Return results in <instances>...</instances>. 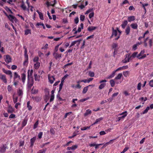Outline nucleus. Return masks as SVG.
I'll return each mask as SVG.
<instances>
[{
    "label": "nucleus",
    "instance_id": "cd10ccee",
    "mask_svg": "<svg viewBox=\"0 0 153 153\" xmlns=\"http://www.w3.org/2000/svg\"><path fill=\"white\" fill-rule=\"evenodd\" d=\"M33 99L37 102H38L41 100V98L39 97H33Z\"/></svg>",
    "mask_w": 153,
    "mask_h": 153
},
{
    "label": "nucleus",
    "instance_id": "f03ea898",
    "mask_svg": "<svg viewBox=\"0 0 153 153\" xmlns=\"http://www.w3.org/2000/svg\"><path fill=\"white\" fill-rule=\"evenodd\" d=\"M8 149L7 145L6 144H2L0 147V153H4L7 149Z\"/></svg>",
    "mask_w": 153,
    "mask_h": 153
},
{
    "label": "nucleus",
    "instance_id": "4c0bfd02",
    "mask_svg": "<svg viewBox=\"0 0 153 153\" xmlns=\"http://www.w3.org/2000/svg\"><path fill=\"white\" fill-rule=\"evenodd\" d=\"M110 83L112 87H113L115 85V82L113 79L110 80Z\"/></svg>",
    "mask_w": 153,
    "mask_h": 153
},
{
    "label": "nucleus",
    "instance_id": "f704fd0d",
    "mask_svg": "<svg viewBox=\"0 0 153 153\" xmlns=\"http://www.w3.org/2000/svg\"><path fill=\"white\" fill-rule=\"evenodd\" d=\"M29 33H31V30L27 29L25 31V35H27Z\"/></svg>",
    "mask_w": 153,
    "mask_h": 153
},
{
    "label": "nucleus",
    "instance_id": "393cba45",
    "mask_svg": "<svg viewBox=\"0 0 153 153\" xmlns=\"http://www.w3.org/2000/svg\"><path fill=\"white\" fill-rule=\"evenodd\" d=\"M8 18L12 22H13V20L14 19H16V18L11 15H9Z\"/></svg>",
    "mask_w": 153,
    "mask_h": 153
},
{
    "label": "nucleus",
    "instance_id": "338daca9",
    "mask_svg": "<svg viewBox=\"0 0 153 153\" xmlns=\"http://www.w3.org/2000/svg\"><path fill=\"white\" fill-rule=\"evenodd\" d=\"M129 148L128 147H125L123 150L121 152V153H124L126 151H127L128 150V149Z\"/></svg>",
    "mask_w": 153,
    "mask_h": 153
},
{
    "label": "nucleus",
    "instance_id": "2f4dec72",
    "mask_svg": "<svg viewBox=\"0 0 153 153\" xmlns=\"http://www.w3.org/2000/svg\"><path fill=\"white\" fill-rule=\"evenodd\" d=\"M149 109V106L147 107L146 109L142 113H141V114H144L147 113Z\"/></svg>",
    "mask_w": 153,
    "mask_h": 153
},
{
    "label": "nucleus",
    "instance_id": "ddd939ff",
    "mask_svg": "<svg viewBox=\"0 0 153 153\" xmlns=\"http://www.w3.org/2000/svg\"><path fill=\"white\" fill-rule=\"evenodd\" d=\"M112 35L111 37V38H112L113 36H116L117 33V30H114V28L113 27H112Z\"/></svg>",
    "mask_w": 153,
    "mask_h": 153
},
{
    "label": "nucleus",
    "instance_id": "4468645a",
    "mask_svg": "<svg viewBox=\"0 0 153 153\" xmlns=\"http://www.w3.org/2000/svg\"><path fill=\"white\" fill-rule=\"evenodd\" d=\"M135 18L134 16H128V20L129 22L134 21L135 20Z\"/></svg>",
    "mask_w": 153,
    "mask_h": 153
},
{
    "label": "nucleus",
    "instance_id": "7c9ffc66",
    "mask_svg": "<svg viewBox=\"0 0 153 153\" xmlns=\"http://www.w3.org/2000/svg\"><path fill=\"white\" fill-rule=\"evenodd\" d=\"M105 83H103L101 84L99 86V88L100 89H102L106 85Z\"/></svg>",
    "mask_w": 153,
    "mask_h": 153
},
{
    "label": "nucleus",
    "instance_id": "473e14b6",
    "mask_svg": "<svg viewBox=\"0 0 153 153\" xmlns=\"http://www.w3.org/2000/svg\"><path fill=\"white\" fill-rule=\"evenodd\" d=\"M34 78L35 81H39L40 79V76H38L36 74H35L34 75Z\"/></svg>",
    "mask_w": 153,
    "mask_h": 153
},
{
    "label": "nucleus",
    "instance_id": "6e6552de",
    "mask_svg": "<svg viewBox=\"0 0 153 153\" xmlns=\"http://www.w3.org/2000/svg\"><path fill=\"white\" fill-rule=\"evenodd\" d=\"M36 139V136L32 138H31L30 140V147L32 148L33 146L34 143Z\"/></svg>",
    "mask_w": 153,
    "mask_h": 153
},
{
    "label": "nucleus",
    "instance_id": "2eb2a0df",
    "mask_svg": "<svg viewBox=\"0 0 153 153\" xmlns=\"http://www.w3.org/2000/svg\"><path fill=\"white\" fill-rule=\"evenodd\" d=\"M103 118L102 117H101L100 118L97 119L96 120L95 122L94 123H93V124H92L91 126H93L96 124H97V123L98 122H100L102 120H103Z\"/></svg>",
    "mask_w": 153,
    "mask_h": 153
},
{
    "label": "nucleus",
    "instance_id": "c9c22d12",
    "mask_svg": "<svg viewBox=\"0 0 153 153\" xmlns=\"http://www.w3.org/2000/svg\"><path fill=\"white\" fill-rule=\"evenodd\" d=\"M17 93L19 96H22L23 94L22 91L20 89H19V90L17 91Z\"/></svg>",
    "mask_w": 153,
    "mask_h": 153
},
{
    "label": "nucleus",
    "instance_id": "0eeeda50",
    "mask_svg": "<svg viewBox=\"0 0 153 153\" xmlns=\"http://www.w3.org/2000/svg\"><path fill=\"white\" fill-rule=\"evenodd\" d=\"M14 80L19 81L20 80V76L16 72H14Z\"/></svg>",
    "mask_w": 153,
    "mask_h": 153
},
{
    "label": "nucleus",
    "instance_id": "37998d69",
    "mask_svg": "<svg viewBox=\"0 0 153 153\" xmlns=\"http://www.w3.org/2000/svg\"><path fill=\"white\" fill-rule=\"evenodd\" d=\"M90 127H91V126L84 127L83 128H81V130H82V131H84V130H86L88 129H90Z\"/></svg>",
    "mask_w": 153,
    "mask_h": 153
},
{
    "label": "nucleus",
    "instance_id": "4be33fe9",
    "mask_svg": "<svg viewBox=\"0 0 153 153\" xmlns=\"http://www.w3.org/2000/svg\"><path fill=\"white\" fill-rule=\"evenodd\" d=\"M116 72L115 71H114L112 72L111 74L109 76H107V78L109 79L113 77L115 75Z\"/></svg>",
    "mask_w": 153,
    "mask_h": 153
},
{
    "label": "nucleus",
    "instance_id": "6ab92c4d",
    "mask_svg": "<svg viewBox=\"0 0 153 153\" xmlns=\"http://www.w3.org/2000/svg\"><path fill=\"white\" fill-rule=\"evenodd\" d=\"M26 79V75L25 73H23L21 74V80L22 82L24 83Z\"/></svg>",
    "mask_w": 153,
    "mask_h": 153
},
{
    "label": "nucleus",
    "instance_id": "b1692460",
    "mask_svg": "<svg viewBox=\"0 0 153 153\" xmlns=\"http://www.w3.org/2000/svg\"><path fill=\"white\" fill-rule=\"evenodd\" d=\"M30 101L27 102V107L28 108V110L29 111H30L32 109V106L30 105Z\"/></svg>",
    "mask_w": 153,
    "mask_h": 153
},
{
    "label": "nucleus",
    "instance_id": "e433bc0d",
    "mask_svg": "<svg viewBox=\"0 0 153 153\" xmlns=\"http://www.w3.org/2000/svg\"><path fill=\"white\" fill-rule=\"evenodd\" d=\"M18 97L13 96V102L14 103H16L18 101Z\"/></svg>",
    "mask_w": 153,
    "mask_h": 153
},
{
    "label": "nucleus",
    "instance_id": "dca6fc26",
    "mask_svg": "<svg viewBox=\"0 0 153 153\" xmlns=\"http://www.w3.org/2000/svg\"><path fill=\"white\" fill-rule=\"evenodd\" d=\"M128 22L127 20H124L122 23L121 24V27L123 29H124L125 28L126 26L128 24Z\"/></svg>",
    "mask_w": 153,
    "mask_h": 153
},
{
    "label": "nucleus",
    "instance_id": "9b49d317",
    "mask_svg": "<svg viewBox=\"0 0 153 153\" xmlns=\"http://www.w3.org/2000/svg\"><path fill=\"white\" fill-rule=\"evenodd\" d=\"M28 118L26 117H25L24 118L22 123V127H24L26 125L28 121Z\"/></svg>",
    "mask_w": 153,
    "mask_h": 153
},
{
    "label": "nucleus",
    "instance_id": "1a4fd4ad",
    "mask_svg": "<svg viewBox=\"0 0 153 153\" xmlns=\"http://www.w3.org/2000/svg\"><path fill=\"white\" fill-rule=\"evenodd\" d=\"M7 111L8 113H12L14 111V109L10 105H8Z\"/></svg>",
    "mask_w": 153,
    "mask_h": 153
},
{
    "label": "nucleus",
    "instance_id": "5fc2aeb1",
    "mask_svg": "<svg viewBox=\"0 0 153 153\" xmlns=\"http://www.w3.org/2000/svg\"><path fill=\"white\" fill-rule=\"evenodd\" d=\"M118 46V44L117 43H113L112 45V48H113L115 49Z\"/></svg>",
    "mask_w": 153,
    "mask_h": 153
},
{
    "label": "nucleus",
    "instance_id": "a19ab883",
    "mask_svg": "<svg viewBox=\"0 0 153 153\" xmlns=\"http://www.w3.org/2000/svg\"><path fill=\"white\" fill-rule=\"evenodd\" d=\"M63 83H64L63 82L61 81V83L59 85V91H58V92H60V91L61 90V89H62V86L63 85Z\"/></svg>",
    "mask_w": 153,
    "mask_h": 153
},
{
    "label": "nucleus",
    "instance_id": "c03bdc74",
    "mask_svg": "<svg viewBox=\"0 0 153 153\" xmlns=\"http://www.w3.org/2000/svg\"><path fill=\"white\" fill-rule=\"evenodd\" d=\"M21 7L23 9V10H26V7L24 3H22Z\"/></svg>",
    "mask_w": 153,
    "mask_h": 153
},
{
    "label": "nucleus",
    "instance_id": "f3484780",
    "mask_svg": "<svg viewBox=\"0 0 153 153\" xmlns=\"http://www.w3.org/2000/svg\"><path fill=\"white\" fill-rule=\"evenodd\" d=\"M131 28L134 29H137L138 28V25L136 23H132L130 25Z\"/></svg>",
    "mask_w": 153,
    "mask_h": 153
},
{
    "label": "nucleus",
    "instance_id": "052dcab7",
    "mask_svg": "<svg viewBox=\"0 0 153 153\" xmlns=\"http://www.w3.org/2000/svg\"><path fill=\"white\" fill-rule=\"evenodd\" d=\"M94 15V12H91L90 13L89 15V17L90 19L92 17H93Z\"/></svg>",
    "mask_w": 153,
    "mask_h": 153
},
{
    "label": "nucleus",
    "instance_id": "20e7f679",
    "mask_svg": "<svg viewBox=\"0 0 153 153\" xmlns=\"http://www.w3.org/2000/svg\"><path fill=\"white\" fill-rule=\"evenodd\" d=\"M0 79L5 84L7 83V80L6 76L2 74H0Z\"/></svg>",
    "mask_w": 153,
    "mask_h": 153
},
{
    "label": "nucleus",
    "instance_id": "f8f14e48",
    "mask_svg": "<svg viewBox=\"0 0 153 153\" xmlns=\"http://www.w3.org/2000/svg\"><path fill=\"white\" fill-rule=\"evenodd\" d=\"M91 86H94V85H89L88 86L85 87L83 89L82 91V93L84 94H85L88 90V87Z\"/></svg>",
    "mask_w": 153,
    "mask_h": 153
},
{
    "label": "nucleus",
    "instance_id": "58836bf2",
    "mask_svg": "<svg viewBox=\"0 0 153 153\" xmlns=\"http://www.w3.org/2000/svg\"><path fill=\"white\" fill-rule=\"evenodd\" d=\"M123 73L124 76L125 77H127L128 75L129 72L128 71H123Z\"/></svg>",
    "mask_w": 153,
    "mask_h": 153
},
{
    "label": "nucleus",
    "instance_id": "3c124183",
    "mask_svg": "<svg viewBox=\"0 0 153 153\" xmlns=\"http://www.w3.org/2000/svg\"><path fill=\"white\" fill-rule=\"evenodd\" d=\"M72 113V112H69L68 113H66L65 115H64V118L65 119L67 117V116L68 115H69L71 114Z\"/></svg>",
    "mask_w": 153,
    "mask_h": 153
},
{
    "label": "nucleus",
    "instance_id": "8fccbe9b",
    "mask_svg": "<svg viewBox=\"0 0 153 153\" xmlns=\"http://www.w3.org/2000/svg\"><path fill=\"white\" fill-rule=\"evenodd\" d=\"M24 140H20L19 141V146L20 147L23 146L24 144Z\"/></svg>",
    "mask_w": 153,
    "mask_h": 153
},
{
    "label": "nucleus",
    "instance_id": "13d9d810",
    "mask_svg": "<svg viewBox=\"0 0 153 153\" xmlns=\"http://www.w3.org/2000/svg\"><path fill=\"white\" fill-rule=\"evenodd\" d=\"M138 53L137 52H134L132 55L131 56H130L131 57H133V58H134L136 56H137V54Z\"/></svg>",
    "mask_w": 153,
    "mask_h": 153
},
{
    "label": "nucleus",
    "instance_id": "bb28decb",
    "mask_svg": "<svg viewBox=\"0 0 153 153\" xmlns=\"http://www.w3.org/2000/svg\"><path fill=\"white\" fill-rule=\"evenodd\" d=\"M130 29L129 26H128L125 30V33L126 35H128L129 34L130 32Z\"/></svg>",
    "mask_w": 153,
    "mask_h": 153
},
{
    "label": "nucleus",
    "instance_id": "aec40b11",
    "mask_svg": "<svg viewBox=\"0 0 153 153\" xmlns=\"http://www.w3.org/2000/svg\"><path fill=\"white\" fill-rule=\"evenodd\" d=\"M97 28V27H96L89 26L88 27V30L89 31H92L95 30Z\"/></svg>",
    "mask_w": 153,
    "mask_h": 153
},
{
    "label": "nucleus",
    "instance_id": "39448f33",
    "mask_svg": "<svg viewBox=\"0 0 153 153\" xmlns=\"http://www.w3.org/2000/svg\"><path fill=\"white\" fill-rule=\"evenodd\" d=\"M48 79L51 84H52L55 80V78L53 76H51L49 74L48 75Z\"/></svg>",
    "mask_w": 153,
    "mask_h": 153
},
{
    "label": "nucleus",
    "instance_id": "0e129e2a",
    "mask_svg": "<svg viewBox=\"0 0 153 153\" xmlns=\"http://www.w3.org/2000/svg\"><path fill=\"white\" fill-rule=\"evenodd\" d=\"M50 133L52 134H54L55 131L53 128H51L50 130Z\"/></svg>",
    "mask_w": 153,
    "mask_h": 153
},
{
    "label": "nucleus",
    "instance_id": "49530a36",
    "mask_svg": "<svg viewBox=\"0 0 153 153\" xmlns=\"http://www.w3.org/2000/svg\"><path fill=\"white\" fill-rule=\"evenodd\" d=\"M78 41H75L72 42H71V45H70V46L69 48H70L72 47V46L74 45L76 43L78 42Z\"/></svg>",
    "mask_w": 153,
    "mask_h": 153
},
{
    "label": "nucleus",
    "instance_id": "603ef678",
    "mask_svg": "<svg viewBox=\"0 0 153 153\" xmlns=\"http://www.w3.org/2000/svg\"><path fill=\"white\" fill-rule=\"evenodd\" d=\"M88 75L91 77H93L94 76V72L90 71L89 72Z\"/></svg>",
    "mask_w": 153,
    "mask_h": 153
},
{
    "label": "nucleus",
    "instance_id": "864d4df0",
    "mask_svg": "<svg viewBox=\"0 0 153 153\" xmlns=\"http://www.w3.org/2000/svg\"><path fill=\"white\" fill-rule=\"evenodd\" d=\"M116 140V139L111 140H110L109 142H108V143H109V144H112L115 141V140Z\"/></svg>",
    "mask_w": 153,
    "mask_h": 153
},
{
    "label": "nucleus",
    "instance_id": "72a5a7b5",
    "mask_svg": "<svg viewBox=\"0 0 153 153\" xmlns=\"http://www.w3.org/2000/svg\"><path fill=\"white\" fill-rule=\"evenodd\" d=\"M39 124V120H37L36 123H34L33 127V129H35L38 126Z\"/></svg>",
    "mask_w": 153,
    "mask_h": 153
},
{
    "label": "nucleus",
    "instance_id": "09e8293b",
    "mask_svg": "<svg viewBox=\"0 0 153 153\" xmlns=\"http://www.w3.org/2000/svg\"><path fill=\"white\" fill-rule=\"evenodd\" d=\"M39 59V58L38 56H36L33 59V61L34 62H38V61Z\"/></svg>",
    "mask_w": 153,
    "mask_h": 153
},
{
    "label": "nucleus",
    "instance_id": "5701e85b",
    "mask_svg": "<svg viewBox=\"0 0 153 153\" xmlns=\"http://www.w3.org/2000/svg\"><path fill=\"white\" fill-rule=\"evenodd\" d=\"M40 63L39 62H36L34 64V67L36 69H38L40 67Z\"/></svg>",
    "mask_w": 153,
    "mask_h": 153
},
{
    "label": "nucleus",
    "instance_id": "c85d7f7f",
    "mask_svg": "<svg viewBox=\"0 0 153 153\" xmlns=\"http://www.w3.org/2000/svg\"><path fill=\"white\" fill-rule=\"evenodd\" d=\"M91 111L89 109H88L86 111V112L84 114V115L85 116H87L89 114H91Z\"/></svg>",
    "mask_w": 153,
    "mask_h": 153
},
{
    "label": "nucleus",
    "instance_id": "6e6d98bb",
    "mask_svg": "<svg viewBox=\"0 0 153 153\" xmlns=\"http://www.w3.org/2000/svg\"><path fill=\"white\" fill-rule=\"evenodd\" d=\"M43 135V132H40L38 134V137L39 139H40L42 138Z\"/></svg>",
    "mask_w": 153,
    "mask_h": 153
},
{
    "label": "nucleus",
    "instance_id": "680f3d73",
    "mask_svg": "<svg viewBox=\"0 0 153 153\" xmlns=\"http://www.w3.org/2000/svg\"><path fill=\"white\" fill-rule=\"evenodd\" d=\"M85 16L84 15H81L80 16V20L81 21H84L85 19Z\"/></svg>",
    "mask_w": 153,
    "mask_h": 153
},
{
    "label": "nucleus",
    "instance_id": "412c9836",
    "mask_svg": "<svg viewBox=\"0 0 153 153\" xmlns=\"http://www.w3.org/2000/svg\"><path fill=\"white\" fill-rule=\"evenodd\" d=\"M37 12L38 13L39 15V18L41 20H44L43 15L42 13L40 12L38 10H36Z\"/></svg>",
    "mask_w": 153,
    "mask_h": 153
},
{
    "label": "nucleus",
    "instance_id": "bf43d9fd",
    "mask_svg": "<svg viewBox=\"0 0 153 153\" xmlns=\"http://www.w3.org/2000/svg\"><path fill=\"white\" fill-rule=\"evenodd\" d=\"M78 146L77 145H74L71 146L72 150H74L77 148Z\"/></svg>",
    "mask_w": 153,
    "mask_h": 153
},
{
    "label": "nucleus",
    "instance_id": "423d86ee",
    "mask_svg": "<svg viewBox=\"0 0 153 153\" xmlns=\"http://www.w3.org/2000/svg\"><path fill=\"white\" fill-rule=\"evenodd\" d=\"M131 58V56L129 54L126 55V57L125 59L123 60L122 62L123 63H126L129 61Z\"/></svg>",
    "mask_w": 153,
    "mask_h": 153
},
{
    "label": "nucleus",
    "instance_id": "a211bd4d",
    "mask_svg": "<svg viewBox=\"0 0 153 153\" xmlns=\"http://www.w3.org/2000/svg\"><path fill=\"white\" fill-rule=\"evenodd\" d=\"M2 70L3 72L6 74L9 75V74H11V73H12L11 71L10 70H6L4 68H2Z\"/></svg>",
    "mask_w": 153,
    "mask_h": 153
},
{
    "label": "nucleus",
    "instance_id": "79ce46f5",
    "mask_svg": "<svg viewBox=\"0 0 153 153\" xmlns=\"http://www.w3.org/2000/svg\"><path fill=\"white\" fill-rule=\"evenodd\" d=\"M28 59H25V60L23 62V65L24 66H27L28 64Z\"/></svg>",
    "mask_w": 153,
    "mask_h": 153
},
{
    "label": "nucleus",
    "instance_id": "9d476101",
    "mask_svg": "<svg viewBox=\"0 0 153 153\" xmlns=\"http://www.w3.org/2000/svg\"><path fill=\"white\" fill-rule=\"evenodd\" d=\"M53 56L56 59L62 57V54H59L57 53L54 52L53 53Z\"/></svg>",
    "mask_w": 153,
    "mask_h": 153
},
{
    "label": "nucleus",
    "instance_id": "7ed1b4c3",
    "mask_svg": "<svg viewBox=\"0 0 153 153\" xmlns=\"http://www.w3.org/2000/svg\"><path fill=\"white\" fill-rule=\"evenodd\" d=\"M4 57L5 62L7 63L8 64L11 62L12 58L10 55H6L4 56Z\"/></svg>",
    "mask_w": 153,
    "mask_h": 153
},
{
    "label": "nucleus",
    "instance_id": "a878e982",
    "mask_svg": "<svg viewBox=\"0 0 153 153\" xmlns=\"http://www.w3.org/2000/svg\"><path fill=\"white\" fill-rule=\"evenodd\" d=\"M145 52V51L144 50L141 51L137 55V57L139 59V58H140L142 56V55Z\"/></svg>",
    "mask_w": 153,
    "mask_h": 153
},
{
    "label": "nucleus",
    "instance_id": "774afa93",
    "mask_svg": "<svg viewBox=\"0 0 153 153\" xmlns=\"http://www.w3.org/2000/svg\"><path fill=\"white\" fill-rule=\"evenodd\" d=\"M22 152V149H21L19 150H16L15 152L16 153H21Z\"/></svg>",
    "mask_w": 153,
    "mask_h": 153
},
{
    "label": "nucleus",
    "instance_id": "4d7b16f0",
    "mask_svg": "<svg viewBox=\"0 0 153 153\" xmlns=\"http://www.w3.org/2000/svg\"><path fill=\"white\" fill-rule=\"evenodd\" d=\"M68 76V75L67 74H66L62 78V80H61V81L62 82H64V80H65V79Z\"/></svg>",
    "mask_w": 153,
    "mask_h": 153
},
{
    "label": "nucleus",
    "instance_id": "de8ad7c7",
    "mask_svg": "<svg viewBox=\"0 0 153 153\" xmlns=\"http://www.w3.org/2000/svg\"><path fill=\"white\" fill-rule=\"evenodd\" d=\"M24 56L25 59H28V55L27 54V51H24Z\"/></svg>",
    "mask_w": 153,
    "mask_h": 153
},
{
    "label": "nucleus",
    "instance_id": "e2e57ef3",
    "mask_svg": "<svg viewBox=\"0 0 153 153\" xmlns=\"http://www.w3.org/2000/svg\"><path fill=\"white\" fill-rule=\"evenodd\" d=\"M16 117V115L14 114H11L9 116V118H14Z\"/></svg>",
    "mask_w": 153,
    "mask_h": 153
},
{
    "label": "nucleus",
    "instance_id": "ea45409f",
    "mask_svg": "<svg viewBox=\"0 0 153 153\" xmlns=\"http://www.w3.org/2000/svg\"><path fill=\"white\" fill-rule=\"evenodd\" d=\"M39 25H42L43 26V28L44 29H45V26L44 25L43 23L40 22V23H37L36 25V26H39Z\"/></svg>",
    "mask_w": 153,
    "mask_h": 153
},
{
    "label": "nucleus",
    "instance_id": "a18cd8bd",
    "mask_svg": "<svg viewBox=\"0 0 153 153\" xmlns=\"http://www.w3.org/2000/svg\"><path fill=\"white\" fill-rule=\"evenodd\" d=\"M46 149H43L39 150L37 153H45L46 151Z\"/></svg>",
    "mask_w": 153,
    "mask_h": 153
},
{
    "label": "nucleus",
    "instance_id": "f257e3e1",
    "mask_svg": "<svg viewBox=\"0 0 153 153\" xmlns=\"http://www.w3.org/2000/svg\"><path fill=\"white\" fill-rule=\"evenodd\" d=\"M33 70H28L27 71V84L28 87L31 88L33 84V79L32 76Z\"/></svg>",
    "mask_w": 153,
    "mask_h": 153
},
{
    "label": "nucleus",
    "instance_id": "69168bd1",
    "mask_svg": "<svg viewBox=\"0 0 153 153\" xmlns=\"http://www.w3.org/2000/svg\"><path fill=\"white\" fill-rule=\"evenodd\" d=\"M149 84L151 87H153V79L150 81Z\"/></svg>",
    "mask_w": 153,
    "mask_h": 153
},
{
    "label": "nucleus",
    "instance_id": "c756f323",
    "mask_svg": "<svg viewBox=\"0 0 153 153\" xmlns=\"http://www.w3.org/2000/svg\"><path fill=\"white\" fill-rule=\"evenodd\" d=\"M123 75L122 73H120L118 74L117 76L115 78V79H120L122 76Z\"/></svg>",
    "mask_w": 153,
    "mask_h": 153
}]
</instances>
